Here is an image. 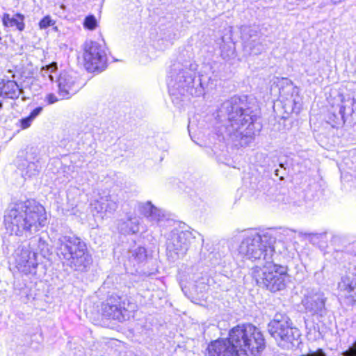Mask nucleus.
<instances>
[{"label": "nucleus", "instance_id": "obj_8", "mask_svg": "<svg viewBox=\"0 0 356 356\" xmlns=\"http://www.w3.org/2000/svg\"><path fill=\"white\" fill-rule=\"evenodd\" d=\"M197 232L174 229L170 233L167 243V255L172 261L183 257L195 238Z\"/></svg>", "mask_w": 356, "mask_h": 356}, {"label": "nucleus", "instance_id": "obj_3", "mask_svg": "<svg viewBox=\"0 0 356 356\" xmlns=\"http://www.w3.org/2000/svg\"><path fill=\"white\" fill-rule=\"evenodd\" d=\"M46 221L44 207L34 200L15 204L4 216L6 228L17 236L35 234L45 225Z\"/></svg>", "mask_w": 356, "mask_h": 356}, {"label": "nucleus", "instance_id": "obj_12", "mask_svg": "<svg viewBox=\"0 0 356 356\" xmlns=\"http://www.w3.org/2000/svg\"><path fill=\"white\" fill-rule=\"evenodd\" d=\"M125 305L124 298L112 295L102 303V315L106 318L122 322L129 318V312Z\"/></svg>", "mask_w": 356, "mask_h": 356}, {"label": "nucleus", "instance_id": "obj_10", "mask_svg": "<svg viewBox=\"0 0 356 356\" xmlns=\"http://www.w3.org/2000/svg\"><path fill=\"white\" fill-rule=\"evenodd\" d=\"M83 59L88 70H102L107 60L104 44L86 41L84 44Z\"/></svg>", "mask_w": 356, "mask_h": 356}, {"label": "nucleus", "instance_id": "obj_34", "mask_svg": "<svg viewBox=\"0 0 356 356\" xmlns=\"http://www.w3.org/2000/svg\"><path fill=\"white\" fill-rule=\"evenodd\" d=\"M275 174L276 176H280V179H283V175L284 174H281V172H280V170L277 169L275 170Z\"/></svg>", "mask_w": 356, "mask_h": 356}, {"label": "nucleus", "instance_id": "obj_32", "mask_svg": "<svg viewBox=\"0 0 356 356\" xmlns=\"http://www.w3.org/2000/svg\"><path fill=\"white\" fill-rule=\"evenodd\" d=\"M42 74L43 76H47L49 79V81H51V82L54 81V76L51 74V72H48V73L44 72V73H42Z\"/></svg>", "mask_w": 356, "mask_h": 356}, {"label": "nucleus", "instance_id": "obj_24", "mask_svg": "<svg viewBox=\"0 0 356 356\" xmlns=\"http://www.w3.org/2000/svg\"><path fill=\"white\" fill-rule=\"evenodd\" d=\"M27 245L33 251L36 252L37 254L40 253L44 257L48 255L50 252L49 244L41 237H33L31 238Z\"/></svg>", "mask_w": 356, "mask_h": 356}, {"label": "nucleus", "instance_id": "obj_5", "mask_svg": "<svg viewBox=\"0 0 356 356\" xmlns=\"http://www.w3.org/2000/svg\"><path fill=\"white\" fill-rule=\"evenodd\" d=\"M197 65L195 63L182 64L175 63L171 65L169 72L168 85L170 93L172 95L200 96L203 93L200 79L197 80L199 87L194 88L195 83V72Z\"/></svg>", "mask_w": 356, "mask_h": 356}, {"label": "nucleus", "instance_id": "obj_31", "mask_svg": "<svg viewBox=\"0 0 356 356\" xmlns=\"http://www.w3.org/2000/svg\"><path fill=\"white\" fill-rule=\"evenodd\" d=\"M46 99L49 104H54L58 102V97L53 93H49L47 95Z\"/></svg>", "mask_w": 356, "mask_h": 356}, {"label": "nucleus", "instance_id": "obj_37", "mask_svg": "<svg viewBox=\"0 0 356 356\" xmlns=\"http://www.w3.org/2000/svg\"><path fill=\"white\" fill-rule=\"evenodd\" d=\"M333 3L337 4L340 3L342 0H331Z\"/></svg>", "mask_w": 356, "mask_h": 356}, {"label": "nucleus", "instance_id": "obj_9", "mask_svg": "<svg viewBox=\"0 0 356 356\" xmlns=\"http://www.w3.org/2000/svg\"><path fill=\"white\" fill-rule=\"evenodd\" d=\"M17 167L25 179L38 176L42 170L38 148L28 147L20 152L17 159Z\"/></svg>", "mask_w": 356, "mask_h": 356}, {"label": "nucleus", "instance_id": "obj_35", "mask_svg": "<svg viewBox=\"0 0 356 356\" xmlns=\"http://www.w3.org/2000/svg\"><path fill=\"white\" fill-rule=\"evenodd\" d=\"M302 201H300H300H298V202H293V205L294 207H296V206H297V207H300V206L302 204Z\"/></svg>", "mask_w": 356, "mask_h": 356}, {"label": "nucleus", "instance_id": "obj_20", "mask_svg": "<svg viewBox=\"0 0 356 356\" xmlns=\"http://www.w3.org/2000/svg\"><path fill=\"white\" fill-rule=\"evenodd\" d=\"M92 206L97 213H113L118 207L115 199L111 195L101 197L99 200L93 203Z\"/></svg>", "mask_w": 356, "mask_h": 356}, {"label": "nucleus", "instance_id": "obj_29", "mask_svg": "<svg viewBox=\"0 0 356 356\" xmlns=\"http://www.w3.org/2000/svg\"><path fill=\"white\" fill-rule=\"evenodd\" d=\"M54 22L50 17V16L47 15L44 17L39 22L40 28L42 29H45L50 26L54 25Z\"/></svg>", "mask_w": 356, "mask_h": 356}, {"label": "nucleus", "instance_id": "obj_11", "mask_svg": "<svg viewBox=\"0 0 356 356\" xmlns=\"http://www.w3.org/2000/svg\"><path fill=\"white\" fill-rule=\"evenodd\" d=\"M301 304L306 313L323 316L325 313L326 298L318 288L307 287L303 289Z\"/></svg>", "mask_w": 356, "mask_h": 356}, {"label": "nucleus", "instance_id": "obj_13", "mask_svg": "<svg viewBox=\"0 0 356 356\" xmlns=\"http://www.w3.org/2000/svg\"><path fill=\"white\" fill-rule=\"evenodd\" d=\"M16 268L19 271L28 275L35 274L38 265L37 252L33 251L27 244L18 247L15 254Z\"/></svg>", "mask_w": 356, "mask_h": 356}, {"label": "nucleus", "instance_id": "obj_1", "mask_svg": "<svg viewBox=\"0 0 356 356\" xmlns=\"http://www.w3.org/2000/svg\"><path fill=\"white\" fill-rule=\"evenodd\" d=\"M275 242V238L269 232L251 229L243 234L238 248L242 259L261 262V266L252 268V277L258 286L273 293L284 290L290 281L289 267L277 263L273 257Z\"/></svg>", "mask_w": 356, "mask_h": 356}, {"label": "nucleus", "instance_id": "obj_30", "mask_svg": "<svg viewBox=\"0 0 356 356\" xmlns=\"http://www.w3.org/2000/svg\"><path fill=\"white\" fill-rule=\"evenodd\" d=\"M58 68L57 63H51V64L46 65L45 67H43L41 70V73H48V72H54L56 71Z\"/></svg>", "mask_w": 356, "mask_h": 356}, {"label": "nucleus", "instance_id": "obj_2", "mask_svg": "<svg viewBox=\"0 0 356 356\" xmlns=\"http://www.w3.org/2000/svg\"><path fill=\"white\" fill-rule=\"evenodd\" d=\"M258 109L255 101L248 96H234L223 102L216 113V131L218 137L235 146H245L261 126L257 122Z\"/></svg>", "mask_w": 356, "mask_h": 356}, {"label": "nucleus", "instance_id": "obj_36", "mask_svg": "<svg viewBox=\"0 0 356 356\" xmlns=\"http://www.w3.org/2000/svg\"><path fill=\"white\" fill-rule=\"evenodd\" d=\"M286 165V164H285V163H280V166L282 168H283L284 170H286V166H285Z\"/></svg>", "mask_w": 356, "mask_h": 356}, {"label": "nucleus", "instance_id": "obj_38", "mask_svg": "<svg viewBox=\"0 0 356 356\" xmlns=\"http://www.w3.org/2000/svg\"><path fill=\"white\" fill-rule=\"evenodd\" d=\"M348 108L350 113H351L353 111V108H350V106H348Z\"/></svg>", "mask_w": 356, "mask_h": 356}, {"label": "nucleus", "instance_id": "obj_39", "mask_svg": "<svg viewBox=\"0 0 356 356\" xmlns=\"http://www.w3.org/2000/svg\"><path fill=\"white\" fill-rule=\"evenodd\" d=\"M353 245L355 248H356V241L353 243Z\"/></svg>", "mask_w": 356, "mask_h": 356}, {"label": "nucleus", "instance_id": "obj_33", "mask_svg": "<svg viewBox=\"0 0 356 356\" xmlns=\"http://www.w3.org/2000/svg\"><path fill=\"white\" fill-rule=\"evenodd\" d=\"M275 174L276 176H280V179H283V175L284 174H281V172H280V170L277 169L275 170Z\"/></svg>", "mask_w": 356, "mask_h": 356}, {"label": "nucleus", "instance_id": "obj_16", "mask_svg": "<svg viewBox=\"0 0 356 356\" xmlns=\"http://www.w3.org/2000/svg\"><path fill=\"white\" fill-rule=\"evenodd\" d=\"M136 209L152 225H158L165 218L164 211L154 206L151 201L138 202Z\"/></svg>", "mask_w": 356, "mask_h": 356}, {"label": "nucleus", "instance_id": "obj_25", "mask_svg": "<svg viewBox=\"0 0 356 356\" xmlns=\"http://www.w3.org/2000/svg\"><path fill=\"white\" fill-rule=\"evenodd\" d=\"M43 108L38 106L35 108L28 116L19 119L16 123V126L21 129H26L29 128L33 122L42 113Z\"/></svg>", "mask_w": 356, "mask_h": 356}, {"label": "nucleus", "instance_id": "obj_22", "mask_svg": "<svg viewBox=\"0 0 356 356\" xmlns=\"http://www.w3.org/2000/svg\"><path fill=\"white\" fill-rule=\"evenodd\" d=\"M25 16L21 13H15L13 16L5 13L2 17L3 24L7 27H14L19 31H23L25 29L24 23Z\"/></svg>", "mask_w": 356, "mask_h": 356}, {"label": "nucleus", "instance_id": "obj_27", "mask_svg": "<svg viewBox=\"0 0 356 356\" xmlns=\"http://www.w3.org/2000/svg\"><path fill=\"white\" fill-rule=\"evenodd\" d=\"M347 105H341L339 107V113L337 115L333 113V120L336 123H339L341 121L343 123L345 122V114L346 112Z\"/></svg>", "mask_w": 356, "mask_h": 356}, {"label": "nucleus", "instance_id": "obj_26", "mask_svg": "<svg viewBox=\"0 0 356 356\" xmlns=\"http://www.w3.org/2000/svg\"><path fill=\"white\" fill-rule=\"evenodd\" d=\"M147 251L143 247H138L131 251V259L139 264L144 262L147 259Z\"/></svg>", "mask_w": 356, "mask_h": 356}, {"label": "nucleus", "instance_id": "obj_40", "mask_svg": "<svg viewBox=\"0 0 356 356\" xmlns=\"http://www.w3.org/2000/svg\"><path fill=\"white\" fill-rule=\"evenodd\" d=\"M2 107V103L0 102V108Z\"/></svg>", "mask_w": 356, "mask_h": 356}, {"label": "nucleus", "instance_id": "obj_18", "mask_svg": "<svg viewBox=\"0 0 356 356\" xmlns=\"http://www.w3.org/2000/svg\"><path fill=\"white\" fill-rule=\"evenodd\" d=\"M207 356H239L228 338L211 341L207 347Z\"/></svg>", "mask_w": 356, "mask_h": 356}, {"label": "nucleus", "instance_id": "obj_28", "mask_svg": "<svg viewBox=\"0 0 356 356\" xmlns=\"http://www.w3.org/2000/svg\"><path fill=\"white\" fill-rule=\"evenodd\" d=\"M83 25L86 29L93 30L97 26V19L93 15H89L86 17Z\"/></svg>", "mask_w": 356, "mask_h": 356}, {"label": "nucleus", "instance_id": "obj_7", "mask_svg": "<svg viewBox=\"0 0 356 356\" xmlns=\"http://www.w3.org/2000/svg\"><path fill=\"white\" fill-rule=\"evenodd\" d=\"M267 329L276 344L282 349H291L299 343L300 330L286 314L276 313Z\"/></svg>", "mask_w": 356, "mask_h": 356}, {"label": "nucleus", "instance_id": "obj_6", "mask_svg": "<svg viewBox=\"0 0 356 356\" xmlns=\"http://www.w3.org/2000/svg\"><path fill=\"white\" fill-rule=\"evenodd\" d=\"M228 339L238 352L239 356H256L266 347L262 332L252 324L234 327L229 332Z\"/></svg>", "mask_w": 356, "mask_h": 356}, {"label": "nucleus", "instance_id": "obj_14", "mask_svg": "<svg viewBox=\"0 0 356 356\" xmlns=\"http://www.w3.org/2000/svg\"><path fill=\"white\" fill-rule=\"evenodd\" d=\"M56 83L58 94L61 99H70L81 88L78 76L72 72H60Z\"/></svg>", "mask_w": 356, "mask_h": 356}, {"label": "nucleus", "instance_id": "obj_23", "mask_svg": "<svg viewBox=\"0 0 356 356\" xmlns=\"http://www.w3.org/2000/svg\"><path fill=\"white\" fill-rule=\"evenodd\" d=\"M118 228L124 234L137 233L139 231V220L132 216H129L127 220H120Z\"/></svg>", "mask_w": 356, "mask_h": 356}, {"label": "nucleus", "instance_id": "obj_17", "mask_svg": "<svg viewBox=\"0 0 356 356\" xmlns=\"http://www.w3.org/2000/svg\"><path fill=\"white\" fill-rule=\"evenodd\" d=\"M338 287L349 304L356 302V265L349 268L348 275L341 277Z\"/></svg>", "mask_w": 356, "mask_h": 356}, {"label": "nucleus", "instance_id": "obj_4", "mask_svg": "<svg viewBox=\"0 0 356 356\" xmlns=\"http://www.w3.org/2000/svg\"><path fill=\"white\" fill-rule=\"evenodd\" d=\"M55 252L63 266L79 272H86L92 258L86 243L74 235H60L54 241Z\"/></svg>", "mask_w": 356, "mask_h": 356}, {"label": "nucleus", "instance_id": "obj_21", "mask_svg": "<svg viewBox=\"0 0 356 356\" xmlns=\"http://www.w3.org/2000/svg\"><path fill=\"white\" fill-rule=\"evenodd\" d=\"M22 90L15 81L1 80L0 81V97L9 99H17Z\"/></svg>", "mask_w": 356, "mask_h": 356}, {"label": "nucleus", "instance_id": "obj_15", "mask_svg": "<svg viewBox=\"0 0 356 356\" xmlns=\"http://www.w3.org/2000/svg\"><path fill=\"white\" fill-rule=\"evenodd\" d=\"M241 33L245 52L249 54L258 55L264 51L265 45L255 28L243 26L241 27Z\"/></svg>", "mask_w": 356, "mask_h": 356}, {"label": "nucleus", "instance_id": "obj_41", "mask_svg": "<svg viewBox=\"0 0 356 356\" xmlns=\"http://www.w3.org/2000/svg\"><path fill=\"white\" fill-rule=\"evenodd\" d=\"M353 100H351V101H350V105H352V104H353Z\"/></svg>", "mask_w": 356, "mask_h": 356}, {"label": "nucleus", "instance_id": "obj_19", "mask_svg": "<svg viewBox=\"0 0 356 356\" xmlns=\"http://www.w3.org/2000/svg\"><path fill=\"white\" fill-rule=\"evenodd\" d=\"M280 83L286 85V88L282 86L280 87L279 90L280 95H285L286 92H292L291 99H288L286 98L287 103H286L285 105L291 106V112L296 113H299L301 106L300 101L296 99V98H293V93L296 92L297 89L293 86L292 82L288 79H282Z\"/></svg>", "mask_w": 356, "mask_h": 356}]
</instances>
